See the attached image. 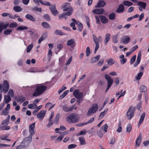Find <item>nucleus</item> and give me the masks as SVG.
Segmentation results:
<instances>
[{"mask_svg":"<svg viewBox=\"0 0 149 149\" xmlns=\"http://www.w3.org/2000/svg\"><path fill=\"white\" fill-rule=\"evenodd\" d=\"M63 11L66 12L67 15L68 16L70 15L73 12V10L69 3H66L63 4L61 6Z\"/></svg>","mask_w":149,"mask_h":149,"instance_id":"obj_1","label":"nucleus"},{"mask_svg":"<svg viewBox=\"0 0 149 149\" xmlns=\"http://www.w3.org/2000/svg\"><path fill=\"white\" fill-rule=\"evenodd\" d=\"M47 87L44 86H37L35 92L33 93V96H36L41 95L47 88Z\"/></svg>","mask_w":149,"mask_h":149,"instance_id":"obj_2","label":"nucleus"},{"mask_svg":"<svg viewBox=\"0 0 149 149\" xmlns=\"http://www.w3.org/2000/svg\"><path fill=\"white\" fill-rule=\"evenodd\" d=\"M98 106L97 104H94L89 108L87 113V116H90L95 113L98 110Z\"/></svg>","mask_w":149,"mask_h":149,"instance_id":"obj_3","label":"nucleus"},{"mask_svg":"<svg viewBox=\"0 0 149 149\" xmlns=\"http://www.w3.org/2000/svg\"><path fill=\"white\" fill-rule=\"evenodd\" d=\"M67 118L72 123H75L77 122L79 120V116L75 113H72L70 114Z\"/></svg>","mask_w":149,"mask_h":149,"instance_id":"obj_4","label":"nucleus"},{"mask_svg":"<svg viewBox=\"0 0 149 149\" xmlns=\"http://www.w3.org/2000/svg\"><path fill=\"white\" fill-rule=\"evenodd\" d=\"M135 111V108H132V107H130L126 113V116L128 120H130L134 116Z\"/></svg>","mask_w":149,"mask_h":149,"instance_id":"obj_5","label":"nucleus"},{"mask_svg":"<svg viewBox=\"0 0 149 149\" xmlns=\"http://www.w3.org/2000/svg\"><path fill=\"white\" fill-rule=\"evenodd\" d=\"M104 77L107 81V86L106 90L105 92H107L111 87L113 82V80L107 74L104 75Z\"/></svg>","mask_w":149,"mask_h":149,"instance_id":"obj_6","label":"nucleus"},{"mask_svg":"<svg viewBox=\"0 0 149 149\" xmlns=\"http://www.w3.org/2000/svg\"><path fill=\"white\" fill-rule=\"evenodd\" d=\"M93 41L96 45L94 50V53L95 54L99 48V43L97 37L95 34L93 35Z\"/></svg>","mask_w":149,"mask_h":149,"instance_id":"obj_7","label":"nucleus"},{"mask_svg":"<svg viewBox=\"0 0 149 149\" xmlns=\"http://www.w3.org/2000/svg\"><path fill=\"white\" fill-rule=\"evenodd\" d=\"M79 89L75 90L73 92L74 95L77 98H82L83 96L82 92H80Z\"/></svg>","mask_w":149,"mask_h":149,"instance_id":"obj_8","label":"nucleus"},{"mask_svg":"<svg viewBox=\"0 0 149 149\" xmlns=\"http://www.w3.org/2000/svg\"><path fill=\"white\" fill-rule=\"evenodd\" d=\"M130 40V39L129 36H124L121 38L120 42L124 44H126L129 42Z\"/></svg>","mask_w":149,"mask_h":149,"instance_id":"obj_9","label":"nucleus"},{"mask_svg":"<svg viewBox=\"0 0 149 149\" xmlns=\"http://www.w3.org/2000/svg\"><path fill=\"white\" fill-rule=\"evenodd\" d=\"M49 9L51 11L52 14L54 16H56L58 13V11L56 8V6L55 5H51Z\"/></svg>","mask_w":149,"mask_h":149,"instance_id":"obj_10","label":"nucleus"},{"mask_svg":"<svg viewBox=\"0 0 149 149\" xmlns=\"http://www.w3.org/2000/svg\"><path fill=\"white\" fill-rule=\"evenodd\" d=\"M4 86L3 91L5 93H6L9 89V86L8 82L6 80L3 81Z\"/></svg>","mask_w":149,"mask_h":149,"instance_id":"obj_11","label":"nucleus"},{"mask_svg":"<svg viewBox=\"0 0 149 149\" xmlns=\"http://www.w3.org/2000/svg\"><path fill=\"white\" fill-rule=\"evenodd\" d=\"M142 134L141 133H140L136 139L135 142V147H137L139 146L142 139Z\"/></svg>","mask_w":149,"mask_h":149,"instance_id":"obj_12","label":"nucleus"},{"mask_svg":"<svg viewBox=\"0 0 149 149\" xmlns=\"http://www.w3.org/2000/svg\"><path fill=\"white\" fill-rule=\"evenodd\" d=\"M141 56V53L140 51L139 52L137 57L136 59V61L134 64V66L135 67H136L138 64L140 63Z\"/></svg>","mask_w":149,"mask_h":149,"instance_id":"obj_13","label":"nucleus"},{"mask_svg":"<svg viewBox=\"0 0 149 149\" xmlns=\"http://www.w3.org/2000/svg\"><path fill=\"white\" fill-rule=\"evenodd\" d=\"M46 111L43 110H41L37 115L38 118L41 120H42L44 117Z\"/></svg>","mask_w":149,"mask_h":149,"instance_id":"obj_14","label":"nucleus"},{"mask_svg":"<svg viewBox=\"0 0 149 149\" xmlns=\"http://www.w3.org/2000/svg\"><path fill=\"white\" fill-rule=\"evenodd\" d=\"M9 25V23L8 22H6L5 23L3 22H0V27L3 30L6 29Z\"/></svg>","mask_w":149,"mask_h":149,"instance_id":"obj_15","label":"nucleus"},{"mask_svg":"<svg viewBox=\"0 0 149 149\" xmlns=\"http://www.w3.org/2000/svg\"><path fill=\"white\" fill-rule=\"evenodd\" d=\"M104 10L102 8L100 9H96L93 10V12L94 13L97 14H102L104 12Z\"/></svg>","mask_w":149,"mask_h":149,"instance_id":"obj_16","label":"nucleus"},{"mask_svg":"<svg viewBox=\"0 0 149 149\" xmlns=\"http://www.w3.org/2000/svg\"><path fill=\"white\" fill-rule=\"evenodd\" d=\"M106 4L105 2L103 0H100L97 3V5L95 6L96 8L103 7Z\"/></svg>","mask_w":149,"mask_h":149,"instance_id":"obj_17","label":"nucleus"},{"mask_svg":"<svg viewBox=\"0 0 149 149\" xmlns=\"http://www.w3.org/2000/svg\"><path fill=\"white\" fill-rule=\"evenodd\" d=\"M111 35L110 33L107 34L105 36V39L104 40V45H106L109 42L110 39Z\"/></svg>","mask_w":149,"mask_h":149,"instance_id":"obj_18","label":"nucleus"},{"mask_svg":"<svg viewBox=\"0 0 149 149\" xmlns=\"http://www.w3.org/2000/svg\"><path fill=\"white\" fill-rule=\"evenodd\" d=\"M74 106H72L70 107H68L66 105H64L63 107V110L66 112L72 111L74 109Z\"/></svg>","mask_w":149,"mask_h":149,"instance_id":"obj_19","label":"nucleus"},{"mask_svg":"<svg viewBox=\"0 0 149 149\" xmlns=\"http://www.w3.org/2000/svg\"><path fill=\"white\" fill-rule=\"evenodd\" d=\"M80 142V145H84L86 144L85 138L83 136H81L79 138Z\"/></svg>","mask_w":149,"mask_h":149,"instance_id":"obj_20","label":"nucleus"},{"mask_svg":"<svg viewBox=\"0 0 149 149\" xmlns=\"http://www.w3.org/2000/svg\"><path fill=\"white\" fill-rule=\"evenodd\" d=\"M15 100H16L18 102H19L21 103H22L25 100L26 98L23 96H20L16 97Z\"/></svg>","mask_w":149,"mask_h":149,"instance_id":"obj_21","label":"nucleus"},{"mask_svg":"<svg viewBox=\"0 0 149 149\" xmlns=\"http://www.w3.org/2000/svg\"><path fill=\"white\" fill-rule=\"evenodd\" d=\"M27 138L24 139L21 143V145H23V146H22L23 147H25L28 146L29 143V141H28L27 140Z\"/></svg>","mask_w":149,"mask_h":149,"instance_id":"obj_22","label":"nucleus"},{"mask_svg":"<svg viewBox=\"0 0 149 149\" xmlns=\"http://www.w3.org/2000/svg\"><path fill=\"white\" fill-rule=\"evenodd\" d=\"M26 18L34 22L36 20L35 18L31 15L29 14H27L25 15Z\"/></svg>","mask_w":149,"mask_h":149,"instance_id":"obj_23","label":"nucleus"},{"mask_svg":"<svg viewBox=\"0 0 149 149\" xmlns=\"http://www.w3.org/2000/svg\"><path fill=\"white\" fill-rule=\"evenodd\" d=\"M124 10V7L123 4L120 5L118 8L116 12L117 13H120L123 12Z\"/></svg>","mask_w":149,"mask_h":149,"instance_id":"obj_24","label":"nucleus"},{"mask_svg":"<svg viewBox=\"0 0 149 149\" xmlns=\"http://www.w3.org/2000/svg\"><path fill=\"white\" fill-rule=\"evenodd\" d=\"M66 44L67 46H74L75 44V41L73 39H71L67 41Z\"/></svg>","mask_w":149,"mask_h":149,"instance_id":"obj_25","label":"nucleus"},{"mask_svg":"<svg viewBox=\"0 0 149 149\" xmlns=\"http://www.w3.org/2000/svg\"><path fill=\"white\" fill-rule=\"evenodd\" d=\"M145 116V113L144 112L141 115L140 119L139 120L138 124V125L139 126L141 125V124L142 123L144 120Z\"/></svg>","mask_w":149,"mask_h":149,"instance_id":"obj_26","label":"nucleus"},{"mask_svg":"<svg viewBox=\"0 0 149 149\" xmlns=\"http://www.w3.org/2000/svg\"><path fill=\"white\" fill-rule=\"evenodd\" d=\"M100 17L101 21L102 23L103 24H105L107 22L108 19L105 16L101 15Z\"/></svg>","mask_w":149,"mask_h":149,"instance_id":"obj_27","label":"nucleus"},{"mask_svg":"<svg viewBox=\"0 0 149 149\" xmlns=\"http://www.w3.org/2000/svg\"><path fill=\"white\" fill-rule=\"evenodd\" d=\"M100 57V55H98L92 58L91 60V63H93L97 61L99 59Z\"/></svg>","mask_w":149,"mask_h":149,"instance_id":"obj_28","label":"nucleus"},{"mask_svg":"<svg viewBox=\"0 0 149 149\" xmlns=\"http://www.w3.org/2000/svg\"><path fill=\"white\" fill-rule=\"evenodd\" d=\"M137 5L141 6L142 8L143 9H145L146 4V3L143 2L139 1L137 3Z\"/></svg>","mask_w":149,"mask_h":149,"instance_id":"obj_29","label":"nucleus"},{"mask_svg":"<svg viewBox=\"0 0 149 149\" xmlns=\"http://www.w3.org/2000/svg\"><path fill=\"white\" fill-rule=\"evenodd\" d=\"M60 117V114L57 113L54 120L53 123L57 124L59 122V119Z\"/></svg>","mask_w":149,"mask_h":149,"instance_id":"obj_30","label":"nucleus"},{"mask_svg":"<svg viewBox=\"0 0 149 149\" xmlns=\"http://www.w3.org/2000/svg\"><path fill=\"white\" fill-rule=\"evenodd\" d=\"M10 119V116L8 115L7 118L2 121V124L3 125H7L8 124Z\"/></svg>","mask_w":149,"mask_h":149,"instance_id":"obj_31","label":"nucleus"},{"mask_svg":"<svg viewBox=\"0 0 149 149\" xmlns=\"http://www.w3.org/2000/svg\"><path fill=\"white\" fill-rule=\"evenodd\" d=\"M106 61L107 64L111 66L112 65L115 63L114 60L111 58L107 59Z\"/></svg>","mask_w":149,"mask_h":149,"instance_id":"obj_32","label":"nucleus"},{"mask_svg":"<svg viewBox=\"0 0 149 149\" xmlns=\"http://www.w3.org/2000/svg\"><path fill=\"white\" fill-rule=\"evenodd\" d=\"M13 9L15 11L17 12H21L22 10V8L18 6H14L13 8Z\"/></svg>","mask_w":149,"mask_h":149,"instance_id":"obj_33","label":"nucleus"},{"mask_svg":"<svg viewBox=\"0 0 149 149\" xmlns=\"http://www.w3.org/2000/svg\"><path fill=\"white\" fill-rule=\"evenodd\" d=\"M32 10L36 12H41L42 11V9L41 8H38L36 6H34L31 8Z\"/></svg>","mask_w":149,"mask_h":149,"instance_id":"obj_34","label":"nucleus"},{"mask_svg":"<svg viewBox=\"0 0 149 149\" xmlns=\"http://www.w3.org/2000/svg\"><path fill=\"white\" fill-rule=\"evenodd\" d=\"M42 26L46 29H50L51 26L47 22H43L42 23Z\"/></svg>","mask_w":149,"mask_h":149,"instance_id":"obj_35","label":"nucleus"},{"mask_svg":"<svg viewBox=\"0 0 149 149\" xmlns=\"http://www.w3.org/2000/svg\"><path fill=\"white\" fill-rule=\"evenodd\" d=\"M140 90L141 92H145L147 91V87L143 85L140 86Z\"/></svg>","mask_w":149,"mask_h":149,"instance_id":"obj_36","label":"nucleus"},{"mask_svg":"<svg viewBox=\"0 0 149 149\" xmlns=\"http://www.w3.org/2000/svg\"><path fill=\"white\" fill-rule=\"evenodd\" d=\"M143 73L142 72H140L135 76V79L136 80H140L141 79V77L143 76Z\"/></svg>","mask_w":149,"mask_h":149,"instance_id":"obj_37","label":"nucleus"},{"mask_svg":"<svg viewBox=\"0 0 149 149\" xmlns=\"http://www.w3.org/2000/svg\"><path fill=\"white\" fill-rule=\"evenodd\" d=\"M54 33L56 35L62 36L65 35V33L59 30H56L54 32Z\"/></svg>","mask_w":149,"mask_h":149,"instance_id":"obj_38","label":"nucleus"},{"mask_svg":"<svg viewBox=\"0 0 149 149\" xmlns=\"http://www.w3.org/2000/svg\"><path fill=\"white\" fill-rule=\"evenodd\" d=\"M14 95L13 90L11 89H10L8 93L7 96L11 97H13L14 96Z\"/></svg>","mask_w":149,"mask_h":149,"instance_id":"obj_39","label":"nucleus"},{"mask_svg":"<svg viewBox=\"0 0 149 149\" xmlns=\"http://www.w3.org/2000/svg\"><path fill=\"white\" fill-rule=\"evenodd\" d=\"M40 2L42 5L46 6H50V3L49 2L43 1L42 0H40Z\"/></svg>","mask_w":149,"mask_h":149,"instance_id":"obj_40","label":"nucleus"},{"mask_svg":"<svg viewBox=\"0 0 149 149\" xmlns=\"http://www.w3.org/2000/svg\"><path fill=\"white\" fill-rule=\"evenodd\" d=\"M103 130L102 128H101L97 132V135L100 137L102 138L103 135Z\"/></svg>","mask_w":149,"mask_h":149,"instance_id":"obj_41","label":"nucleus"},{"mask_svg":"<svg viewBox=\"0 0 149 149\" xmlns=\"http://www.w3.org/2000/svg\"><path fill=\"white\" fill-rule=\"evenodd\" d=\"M123 5L128 6H131L133 5V3L132 2L127 1H124L123 3Z\"/></svg>","mask_w":149,"mask_h":149,"instance_id":"obj_42","label":"nucleus"},{"mask_svg":"<svg viewBox=\"0 0 149 149\" xmlns=\"http://www.w3.org/2000/svg\"><path fill=\"white\" fill-rule=\"evenodd\" d=\"M43 17L47 21H49L51 20L50 17L47 14H44L43 16Z\"/></svg>","mask_w":149,"mask_h":149,"instance_id":"obj_43","label":"nucleus"},{"mask_svg":"<svg viewBox=\"0 0 149 149\" xmlns=\"http://www.w3.org/2000/svg\"><path fill=\"white\" fill-rule=\"evenodd\" d=\"M4 100L5 101L6 103H8L11 100V97L5 95H4Z\"/></svg>","mask_w":149,"mask_h":149,"instance_id":"obj_44","label":"nucleus"},{"mask_svg":"<svg viewBox=\"0 0 149 149\" xmlns=\"http://www.w3.org/2000/svg\"><path fill=\"white\" fill-rule=\"evenodd\" d=\"M12 31V29H7L4 31L3 33L5 35H9Z\"/></svg>","mask_w":149,"mask_h":149,"instance_id":"obj_45","label":"nucleus"},{"mask_svg":"<svg viewBox=\"0 0 149 149\" xmlns=\"http://www.w3.org/2000/svg\"><path fill=\"white\" fill-rule=\"evenodd\" d=\"M86 130L85 129H84L82 131H81L77 135V136L84 135L86 134Z\"/></svg>","mask_w":149,"mask_h":149,"instance_id":"obj_46","label":"nucleus"},{"mask_svg":"<svg viewBox=\"0 0 149 149\" xmlns=\"http://www.w3.org/2000/svg\"><path fill=\"white\" fill-rule=\"evenodd\" d=\"M118 38V34L116 35H114L112 37V40L113 41L114 43H117L118 42V39H117Z\"/></svg>","mask_w":149,"mask_h":149,"instance_id":"obj_47","label":"nucleus"},{"mask_svg":"<svg viewBox=\"0 0 149 149\" xmlns=\"http://www.w3.org/2000/svg\"><path fill=\"white\" fill-rule=\"evenodd\" d=\"M33 47V44H31L29 45L27 48L26 52H29Z\"/></svg>","mask_w":149,"mask_h":149,"instance_id":"obj_48","label":"nucleus"},{"mask_svg":"<svg viewBox=\"0 0 149 149\" xmlns=\"http://www.w3.org/2000/svg\"><path fill=\"white\" fill-rule=\"evenodd\" d=\"M116 15L114 13H112L109 15V19L112 20H113L115 19Z\"/></svg>","mask_w":149,"mask_h":149,"instance_id":"obj_49","label":"nucleus"},{"mask_svg":"<svg viewBox=\"0 0 149 149\" xmlns=\"http://www.w3.org/2000/svg\"><path fill=\"white\" fill-rule=\"evenodd\" d=\"M8 109H5L3 111L1 112V115L6 116L8 113Z\"/></svg>","mask_w":149,"mask_h":149,"instance_id":"obj_50","label":"nucleus"},{"mask_svg":"<svg viewBox=\"0 0 149 149\" xmlns=\"http://www.w3.org/2000/svg\"><path fill=\"white\" fill-rule=\"evenodd\" d=\"M142 104V103L141 101L138 103L137 105V109L140 111H142V109L141 108Z\"/></svg>","mask_w":149,"mask_h":149,"instance_id":"obj_51","label":"nucleus"},{"mask_svg":"<svg viewBox=\"0 0 149 149\" xmlns=\"http://www.w3.org/2000/svg\"><path fill=\"white\" fill-rule=\"evenodd\" d=\"M27 29V27L25 26H20L18 27L16 30H23L24 29Z\"/></svg>","mask_w":149,"mask_h":149,"instance_id":"obj_52","label":"nucleus"},{"mask_svg":"<svg viewBox=\"0 0 149 149\" xmlns=\"http://www.w3.org/2000/svg\"><path fill=\"white\" fill-rule=\"evenodd\" d=\"M10 27L11 28H13L17 26L18 24L16 22L12 23H11L9 25Z\"/></svg>","mask_w":149,"mask_h":149,"instance_id":"obj_53","label":"nucleus"},{"mask_svg":"<svg viewBox=\"0 0 149 149\" xmlns=\"http://www.w3.org/2000/svg\"><path fill=\"white\" fill-rule=\"evenodd\" d=\"M132 127L130 123L127 124V131L129 132H130L131 130Z\"/></svg>","mask_w":149,"mask_h":149,"instance_id":"obj_54","label":"nucleus"},{"mask_svg":"<svg viewBox=\"0 0 149 149\" xmlns=\"http://www.w3.org/2000/svg\"><path fill=\"white\" fill-rule=\"evenodd\" d=\"M63 137H64V136L63 135H61V136H59L55 140V142H57L58 141H59V142L61 141Z\"/></svg>","mask_w":149,"mask_h":149,"instance_id":"obj_55","label":"nucleus"},{"mask_svg":"<svg viewBox=\"0 0 149 149\" xmlns=\"http://www.w3.org/2000/svg\"><path fill=\"white\" fill-rule=\"evenodd\" d=\"M136 59V55H135L133 56L130 59V63L131 65H132L135 62Z\"/></svg>","mask_w":149,"mask_h":149,"instance_id":"obj_56","label":"nucleus"},{"mask_svg":"<svg viewBox=\"0 0 149 149\" xmlns=\"http://www.w3.org/2000/svg\"><path fill=\"white\" fill-rule=\"evenodd\" d=\"M108 126L107 124H105L102 127V129L103 130H104V131L106 132H107V129L108 127Z\"/></svg>","mask_w":149,"mask_h":149,"instance_id":"obj_57","label":"nucleus"},{"mask_svg":"<svg viewBox=\"0 0 149 149\" xmlns=\"http://www.w3.org/2000/svg\"><path fill=\"white\" fill-rule=\"evenodd\" d=\"M86 56H88L90 54V49L89 47H87L86 50Z\"/></svg>","mask_w":149,"mask_h":149,"instance_id":"obj_58","label":"nucleus"},{"mask_svg":"<svg viewBox=\"0 0 149 149\" xmlns=\"http://www.w3.org/2000/svg\"><path fill=\"white\" fill-rule=\"evenodd\" d=\"M63 45L62 44H59L57 45V49L58 50V52L60 51L63 49Z\"/></svg>","mask_w":149,"mask_h":149,"instance_id":"obj_59","label":"nucleus"},{"mask_svg":"<svg viewBox=\"0 0 149 149\" xmlns=\"http://www.w3.org/2000/svg\"><path fill=\"white\" fill-rule=\"evenodd\" d=\"M101 15H99V16H95V19L96 20V23L97 24H99L100 23V16Z\"/></svg>","mask_w":149,"mask_h":149,"instance_id":"obj_60","label":"nucleus"},{"mask_svg":"<svg viewBox=\"0 0 149 149\" xmlns=\"http://www.w3.org/2000/svg\"><path fill=\"white\" fill-rule=\"evenodd\" d=\"M78 30L80 31H81L83 29V26L82 24L81 23H79V24H78Z\"/></svg>","mask_w":149,"mask_h":149,"instance_id":"obj_61","label":"nucleus"},{"mask_svg":"<svg viewBox=\"0 0 149 149\" xmlns=\"http://www.w3.org/2000/svg\"><path fill=\"white\" fill-rule=\"evenodd\" d=\"M104 62V60L103 59H101L97 63L98 66H100L102 65Z\"/></svg>","mask_w":149,"mask_h":149,"instance_id":"obj_62","label":"nucleus"},{"mask_svg":"<svg viewBox=\"0 0 149 149\" xmlns=\"http://www.w3.org/2000/svg\"><path fill=\"white\" fill-rule=\"evenodd\" d=\"M65 15H67V13H64L62 14H60L58 16V18L59 19H61L62 18H64L65 17Z\"/></svg>","mask_w":149,"mask_h":149,"instance_id":"obj_63","label":"nucleus"},{"mask_svg":"<svg viewBox=\"0 0 149 149\" xmlns=\"http://www.w3.org/2000/svg\"><path fill=\"white\" fill-rule=\"evenodd\" d=\"M115 142V139L114 137L112 138L109 141V143L111 144H114Z\"/></svg>","mask_w":149,"mask_h":149,"instance_id":"obj_64","label":"nucleus"}]
</instances>
